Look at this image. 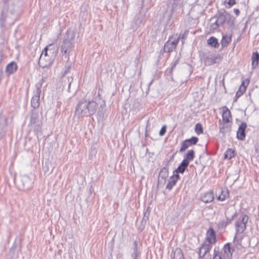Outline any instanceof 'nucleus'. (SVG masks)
I'll return each mask as SVG.
<instances>
[{"instance_id": "nucleus-1", "label": "nucleus", "mask_w": 259, "mask_h": 259, "mask_svg": "<svg viewBox=\"0 0 259 259\" xmlns=\"http://www.w3.org/2000/svg\"><path fill=\"white\" fill-rule=\"evenodd\" d=\"M98 107L96 102L82 99L76 105L75 113L78 116H91L95 114Z\"/></svg>"}, {"instance_id": "nucleus-2", "label": "nucleus", "mask_w": 259, "mask_h": 259, "mask_svg": "<svg viewBox=\"0 0 259 259\" xmlns=\"http://www.w3.org/2000/svg\"><path fill=\"white\" fill-rule=\"evenodd\" d=\"M213 18H216V20L211 24V30H215L225 23L231 28L234 26V18L226 11H218Z\"/></svg>"}, {"instance_id": "nucleus-3", "label": "nucleus", "mask_w": 259, "mask_h": 259, "mask_svg": "<svg viewBox=\"0 0 259 259\" xmlns=\"http://www.w3.org/2000/svg\"><path fill=\"white\" fill-rule=\"evenodd\" d=\"M75 34V30L71 28L68 29L61 46V53L68 60L69 59L70 53L73 47Z\"/></svg>"}, {"instance_id": "nucleus-4", "label": "nucleus", "mask_w": 259, "mask_h": 259, "mask_svg": "<svg viewBox=\"0 0 259 259\" xmlns=\"http://www.w3.org/2000/svg\"><path fill=\"white\" fill-rule=\"evenodd\" d=\"M51 53H53V52H52L51 50L49 51V53H48V47L45 48L40 56L38 61V64L40 67L43 68H47L52 65L54 59L50 56V54Z\"/></svg>"}, {"instance_id": "nucleus-5", "label": "nucleus", "mask_w": 259, "mask_h": 259, "mask_svg": "<svg viewBox=\"0 0 259 259\" xmlns=\"http://www.w3.org/2000/svg\"><path fill=\"white\" fill-rule=\"evenodd\" d=\"M44 81V79L42 78L36 85V90L34 91V94L32 97L31 101V106L33 109L37 108L39 106V99L40 94L41 93V89L42 85V82Z\"/></svg>"}, {"instance_id": "nucleus-6", "label": "nucleus", "mask_w": 259, "mask_h": 259, "mask_svg": "<svg viewBox=\"0 0 259 259\" xmlns=\"http://www.w3.org/2000/svg\"><path fill=\"white\" fill-rule=\"evenodd\" d=\"M29 124L33 126L35 132L38 133L41 131L42 123L39 120L38 113L34 110L31 112Z\"/></svg>"}, {"instance_id": "nucleus-7", "label": "nucleus", "mask_w": 259, "mask_h": 259, "mask_svg": "<svg viewBox=\"0 0 259 259\" xmlns=\"http://www.w3.org/2000/svg\"><path fill=\"white\" fill-rule=\"evenodd\" d=\"M183 3L182 0H172V7L169 16L170 19L173 15H178L183 12Z\"/></svg>"}, {"instance_id": "nucleus-8", "label": "nucleus", "mask_w": 259, "mask_h": 259, "mask_svg": "<svg viewBox=\"0 0 259 259\" xmlns=\"http://www.w3.org/2000/svg\"><path fill=\"white\" fill-rule=\"evenodd\" d=\"M248 217L246 214H244L241 220L238 221L235 223L236 227V235L234 237V240L237 237V234L239 233H242L246 229V224L248 222Z\"/></svg>"}, {"instance_id": "nucleus-9", "label": "nucleus", "mask_w": 259, "mask_h": 259, "mask_svg": "<svg viewBox=\"0 0 259 259\" xmlns=\"http://www.w3.org/2000/svg\"><path fill=\"white\" fill-rule=\"evenodd\" d=\"M198 140V138L194 136L190 139H186L182 143L179 152L182 153L188 148L189 147L196 145Z\"/></svg>"}, {"instance_id": "nucleus-10", "label": "nucleus", "mask_w": 259, "mask_h": 259, "mask_svg": "<svg viewBox=\"0 0 259 259\" xmlns=\"http://www.w3.org/2000/svg\"><path fill=\"white\" fill-rule=\"evenodd\" d=\"M203 61L205 65L210 66L222 60V57L220 55L214 56L211 54L203 56Z\"/></svg>"}, {"instance_id": "nucleus-11", "label": "nucleus", "mask_w": 259, "mask_h": 259, "mask_svg": "<svg viewBox=\"0 0 259 259\" xmlns=\"http://www.w3.org/2000/svg\"><path fill=\"white\" fill-rule=\"evenodd\" d=\"M168 176V169L167 167H163L160 171L157 182V187L162 186L166 182Z\"/></svg>"}, {"instance_id": "nucleus-12", "label": "nucleus", "mask_w": 259, "mask_h": 259, "mask_svg": "<svg viewBox=\"0 0 259 259\" xmlns=\"http://www.w3.org/2000/svg\"><path fill=\"white\" fill-rule=\"evenodd\" d=\"M180 38V36L178 37L177 39L172 41H170L169 39L167 40L164 46L163 52L165 53H170L172 52L174 49L176 48Z\"/></svg>"}, {"instance_id": "nucleus-13", "label": "nucleus", "mask_w": 259, "mask_h": 259, "mask_svg": "<svg viewBox=\"0 0 259 259\" xmlns=\"http://www.w3.org/2000/svg\"><path fill=\"white\" fill-rule=\"evenodd\" d=\"M16 0H4V9L5 11L13 14L15 13Z\"/></svg>"}, {"instance_id": "nucleus-14", "label": "nucleus", "mask_w": 259, "mask_h": 259, "mask_svg": "<svg viewBox=\"0 0 259 259\" xmlns=\"http://www.w3.org/2000/svg\"><path fill=\"white\" fill-rule=\"evenodd\" d=\"M212 248V245L210 244H207L206 242L201 244V246L199 248L198 251L199 259L203 258Z\"/></svg>"}, {"instance_id": "nucleus-15", "label": "nucleus", "mask_w": 259, "mask_h": 259, "mask_svg": "<svg viewBox=\"0 0 259 259\" xmlns=\"http://www.w3.org/2000/svg\"><path fill=\"white\" fill-rule=\"evenodd\" d=\"M223 257L224 259H232V253L234 251V249L231 247V243H227L223 248Z\"/></svg>"}, {"instance_id": "nucleus-16", "label": "nucleus", "mask_w": 259, "mask_h": 259, "mask_svg": "<svg viewBox=\"0 0 259 259\" xmlns=\"http://www.w3.org/2000/svg\"><path fill=\"white\" fill-rule=\"evenodd\" d=\"M7 125V119L6 116L0 115V140L5 134Z\"/></svg>"}, {"instance_id": "nucleus-17", "label": "nucleus", "mask_w": 259, "mask_h": 259, "mask_svg": "<svg viewBox=\"0 0 259 259\" xmlns=\"http://www.w3.org/2000/svg\"><path fill=\"white\" fill-rule=\"evenodd\" d=\"M207 244H210L212 245V244H214L217 241L215 232L214 230L212 228H210L207 232V236L206 238Z\"/></svg>"}, {"instance_id": "nucleus-18", "label": "nucleus", "mask_w": 259, "mask_h": 259, "mask_svg": "<svg viewBox=\"0 0 259 259\" xmlns=\"http://www.w3.org/2000/svg\"><path fill=\"white\" fill-rule=\"evenodd\" d=\"M180 179V176L179 175L173 173V175L171 176L168 180V183L165 188L166 189L171 190Z\"/></svg>"}, {"instance_id": "nucleus-19", "label": "nucleus", "mask_w": 259, "mask_h": 259, "mask_svg": "<svg viewBox=\"0 0 259 259\" xmlns=\"http://www.w3.org/2000/svg\"><path fill=\"white\" fill-rule=\"evenodd\" d=\"M247 124L245 122H242L239 125L237 132V138L238 140H243L245 137V130Z\"/></svg>"}, {"instance_id": "nucleus-20", "label": "nucleus", "mask_w": 259, "mask_h": 259, "mask_svg": "<svg viewBox=\"0 0 259 259\" xmlns=\"http://www.w3.org/2000/svg\"><path fill=\"white\" fill-rule=\"evenodd\" d=\"M200 199L204 203H207L212 202L214 200V194L212 191H209L202 194Z\"/></svg>"}, {"instance_id": "nucleus-21", "label": "nucleus", "mask_w": 259, "mask_h": 259, "mask_svg": "<svg viewBox=\"0 0 259 259\" xmlns=\"http://www.w3.org/2000/svg\"><path fill=\"white\" fill-rule=\"evenodd\" d=\"M189 164L187 161L183 160L178 168L174 171L173 173L178 175H179V174H184Z\"/></svg>"}, {"instance_id": "nucleus-22", "label": "nucleus", "mask_w": 259, "mask_h": 259, "mask_svg": "<svg viewBox=\"0 0 259 259\" xmlns=\"http://www.w3.org/2000/svg\"><path fill=\"white\" fill-rule=\"evenodd\" d=\"M259 62V53L255 52L251 56V66L252 69H256L258 67Z\"/></svg>"}, {"instance_id": "nucleus-23", "label": "nucleus", "mask_w": 259, "mask_h": 259, "mask_svg": "<svg viewBox=\"0 0 259 259\" xmlns=\"http://www.w3.org/2000/svg\"><path fill=\"white\" fill-rule=\"evenodd\" d=\"M219 128L220 132L224 135L227 132L231 131V125L230 124V122L223 121L222 123L220 124Z\"/></svg>"}, {"instance_id": "nucleus-24", "label": "nucleus", "mask_w": 259, "mask_h": 259, "mask_svg": "<svg viewBox=\"0 0 259 259\" xmlns=\"http://www.w3.org/2000/svg\"><path fill=\"white\" fill-rule=\"evenodd\" d=\"M15 70H16V63L12 61L7 65L5 71L7 75H10L13 73Z\"/></svg>"}, {"instance_id": "nucleus-25", "label": "nucleus", "mask_w": 259, "mask_h": 259, "mask_svg": "<svg viewBox=\"0 0 259 259\" xmlns=\"http://www.w3.org/2000/svg\"><path fill=\"white\" fill-rule=\"evenodd\" d=\"M223 121L226 122H230L232 120V116L230 111L226 108L225 110H224L222 114Z\"/></svg>"}, {"instance_id": "nucleus-26", "label": "nucleus", "mask_w": 259, "mask_h": 259, "mask_svg": "<svg viewBox=\"0 0 259 259\" xmlns=\"http://www.w3.org/2000/svg\"><path fill=\"white\" fill-rule=\"evenodd\" d=\"M232 40V36L231 35L228 36V35H223L222 37V39L221 41V44L222 47V48H226L228 46L229 44L230 43Z\"/></svg>"}, {"instance_id": "nucleus-27", "label": "nucleus", "mask_w": 259, "mask_h": 259, "mask_svg": "<svg viewBox=\"0 0 259 259\" xmlns=\"http://www.w3.org/2000/svg\"><path fill=\"white\" fill-rule=\"evenodd\" d=\"M228 213H229V211H227L225 212V215H226V218L227 221L226 222L223 221L222 222V225L223 227H226L228 225L231 224L232 223V221L234 219V218L235 217H237V212L235 211L234 212V213L232 215L231 218H229L228 217Z\"/></svg>"}, {"instance_id": "nucleus-28", "label": "nucleus", "mask_w": 259, "mask_h": 259, "mask_svg": "<svg viewBox=\"0 0 259 259\" xmlns=\"http://www.w3.org/2000/svg\"><path fill=\"white\" fill-rule=\"evenodd\" d=\"M195 157V152L193 150H189L186 155L184 156V158L183 160H185L189 164L190 161H192Z\"/></svg>"}, {"instance_id": "nucleus-29", "label": "nucleus", "mask_w": 259, "mask_h": 259, "mask_svg": "<svg viewBox=\"0 0 259 259\" xmlns=\"http://www.w3.org/2000/svg\"><path fill=\"white\" fill-rule=\"evenodd\" d=\"M207 44L214 48L219 47V43L217 38L214 36H211L207 40Z\"/></svg>"}, {"instance_id": "nucleus-30", "label": "nucleus", "mask_w": 259, "mask_h": 259, "mask_svg": "<svg viewBox=\"0 0 259 259\" xmlns=\"http://www.w3.org/2000/svg\"><path fill=\"white\" fill-rule=\"evenodd\" d=\"M172 259H184L182 250L180 248H177L174 251Z\"/></svg>"}, {"instance_id": "nucleus-31", "label": "nucleus", "mask_w": 259, "mask_h": 259, "mask_svg": "<svg viewBox=\"0 0 259 259\" xmlns=\"http://www.w3.org/2000/svg\"><path fill=\"white\" fill-rule=\"evenodd\" d=\"M235 156V150L232 149H229L227 150L225 154L224 157L225 159H231L232 158Z\"/></svg>"}, {"instance_id": "nucleus-32", "label": "nucleus", "mask_w": 259, "mask_h": 259, "mask_svg": "<svg viewBox=\"0 0 259 259\" xmlns=\"http://www.w3.org/2000/svg\"><path fill=\"white\" fill-rule=\"evenodd\" d=\"M246 87L244 85V82L243 81L241 83V85L238 91L236 92V97L239 98L241 97L246 90Z\"/></svg>"}, {"instance_id": "nucleus-33", "label": "nucleus", "mask_w": 259, "mask_h": 259, "mask_svg": "<svg viewBox=\"0 0 259 259\" xmlns=\"http://www.w3.org/2000/svg\"><path fill=\"white\" fill-rule=\"evenodd\" d=\"M229 196V192L228 190H222L221 194L218 197V199L220 201H224Z\"/></svg>"}, {"instance_id": "nucleus-34", "label": "nucleus", "mask_w": 259, "mask_h": 259, "mask_svg": "<svg viewBox=\"0 0 259 259\" xmlns=\"http://www.w3.org/2000/svg\"><path fill=\"white\" fill-rule=\"evenodd\" d=\"M195 131L197 135H200L203 133V127L200 123H198L195 125Z\"/></svg>"}, {"instance_id": "nucleus-35", "label": "nucleus", "mask_w": 259, "mask_h": 259, "mask_svg": "<svg viewBox=\"0 0 259 259\" xmlns=\"http://www.w3.org/2000/svg\"><path fill=\"white\" fill-rule=\"evenodd\" d=\"M105 111H106V109L99 108V110L97 113V114L100 118H103L104 117Z\"/></svg>"}, {"instance_id": "nucleus-36", "label": "nucleus", "mask_w": 259, "mask_h": 259, "mask_svg": "<svg viewBox=\"0 0 259 259\" xmlns=\"http://www.w3.org/2000/svg\"><path fill=\"white\" fill-rule=\"evenodd\" d=\"M225 3L226 4L228 5L229 8H230L232 6H233L235 4L236 1H235V0H225Z\"/></svg>"}, {"instance_id": "nucleus-37", "label": "nucleus", "mask_w": 259, "mask_h": 259, "mask_svg": "<svg viewBox=\"0 0 259 259\" xmlns=\"http://www.w3.org/2000/svg\"><path fill=\"white\" fill-rule=\"evenodd\" d=\"M133 245H134V246H133V252H140L138 250V242H137V241L136 240L134 241V242L133 243Z\"/></svg>"}, {"instance_id": "nucleus-38", "label": "nucleus", "mask_w": 259, "mask_h": 259, "mask_svg": "<svg viewBox=\"0 0 259 259\" xmlns=\"http://www.w3.org/2000/svg\"><path fill=\"white\" fill-rule=\"evenodd\" d=\"M166 132V125H163L161 130L159 131V135L160 136H163L165 135V133Z\"/></svg>"}, {"instance_id": "nucleus-39", "label": "nucleus", "mask_w": 259, "mask_h": 259, "mask_svg": "<svg viewBox=\"0 0 259 259\" xmlns=\"http://www.w3.org/2000/svg\"><path fill=\"white\" fill-rule=\"evenodd\" d=\"M213 259H222L221 256L220 254V252L215 250V249L214 250V254Z\"/></svg>"}, {"instance_id": "nucleus-40", "label": "nucleus", "mask_w": 259, "mask_h": 259, "mask_svg": "<svg viewBox=\"0 0 259 259\" xmlns=\"http://www.w3.org/2000/svg\"><path fill=\"white\" fill-rule=\"evenodd\" d=\"M140 252H132L131 254V257L133 259H138V257L140 255Z\"/></svg>"}, {"instance_id": "nucleus-41", "label": "nucleus", "mask_w": 259, "mask_h": 259, "mask_svg": "<svg viewBox=\"0 0 259 259\" xmlns=\"http://www.w3.org/2000/svg\"><path fill=\"white\" fill-rule=\"evenodd\" d=\"M179 63V60L178 59H177V60H176L175 61V62L174 63V64H172V65L171 66V68L170 69V73H172V70L175 69V68L176 67V65Z\"/></svg>"}, {"instance_id": "nucleus-42", "label": "nucleus", "mask_w": 259, "mask_h": 259, "mask_svg": "<svg viewBox=\"0 0 259 259\" xmlns=\"http://www.w3.org/2000/svg\"><path fill=\"white\" fill-rule=\"evenodd\" d=\"M71 66L69 65L67 66H65V69L64 71L63 75L65 76L66 74H67L70 70Z\"/></svg>"}, {"instance_id": "nucleus-43", "label": "nucleus", "mask_w": 259, "mask_h": 259, "mask_svg": "<svg viewBox=\"0 0 259 259\" xmlns=\"http://www.w3.org/2000/svg\"><path fill=\"white\" fill-rule=\"evenodd\" d=\"M170 161L169 160H167L163 167H167V169H168Z\"/></svg>"}, {"instance_id": "nucleus-44", "label": "nucleus", "mask_w": 259, "mask_h": 259, "mask_svg": "<svg viewBox=\"0 0 259 259\" xmlns=\"http://www.w3.org/2000/svg\"><path fill=\"white\" fill-rule=\"evenodd\" d=\"M187 34H188V32L186 31L185 32V33L184 34H183V35L181 36L182 39L184 40L187 37Z\"/></svg>"}, {"instance_id": "nucleus-45", "label": "nucleus", "mask_w": 259, "mask_h": 259, "mask_svg": "<svg viewBox=\"0 0 259 259\" xmlns=\"http://www.w3.org/2000/svg\"><path fill=\"white\" fill-rule=\"evenodd\" d=\"M73 80V77L71 76L70 77H68V81L69 82L68 87L69 88L70 86V84Z\"/></svg>"}, {"instance_id": "nucleus-46", "label": "nucleus", "mask_w": 259, "mask_h": 259, "mask_svg": "<svg viewBox=\"0 0 259 259\" xmlns=\"http://www.w3.org/2000/svg\"><path fill=\"white\" fill-rule=\"evenodd\" d=\"M234 12L236 15V16H238L240 14V11L238 9H234Z\"/></svg>"}, {"instance_id": "nucleus-47", "label": "nucleus", "mask_w": 259, "mask_h": 259, "mask_svg": "<svg viewBox=\"0 0 259 259\" xmlns=\"http://www.w3.org/2000/svg\"><path fill=\"white\" fill-rule=\"evenodd\" d=\"M99 108H100L105 109V108H106V103H105V101H103V104L100 105Z\"/></svg>"}, {"instance_id": "nucleus-48", "label": "nucleus", "mask_w": 259, "mask_h": 259, "mask_svg": "<svg viewBox=\"0 0 259 259\" xmlns=\"http://www.w3.org/2000/svg\"><path fill=\"white\" fill-rule=\"evenodd\" d=\"M4 20V12H3L0 16V21H3Z\"/></svg>"}, {"instance_id": "nucleus-49", "label": "nucleus", "mask_w": 259, "mask_h": 259, "mask_svg": "<svg viewBox=\"0 0 259 259\" xmlns=\"http://www.w3.org/2000/svg\"><path fill=\"white\" fill-rule=\"evenodd\" d=\"M3 72L2 70L0 69V82H1L2 76H3Z\"/></svg>"}, {"instance_id": "nucleus-50", "label": "nucleus", "mask_w": 259, "mask_h": 259, "mask_svg": "<svg viewBox=\"0 0 259 259\" xmlns=\"http://www.w3.org/2000/svg\"><path fill=\"white\" fill-rule=\"evenodd\" d=\"M146 217L147 218V219H148V216H147L146 212H145V214H144V218L143 219L142 222L144 220H145V218Z\"/></svg>"}, {"instance_id": "nucleus-51", "label": "nucleus", "mask_w": 259, "mask_h": 259, "mask_svg": "<svg viewBox=\"0 0 259 259\" xmlns=\"http://www.w3.org/2000/svg\"><path fill=\"white\" fill-rule=\"evenodd\" d=\"M174 154H172V156L170 157L169 160L171 161L174 159Z\"/></svg>"}, {"instance_id": "nucleus-52", "label": "nucleus", "mask_w": 259, "mask_h": 259, "mask_svg": "<svg viewBox=\"0 0 259 259\" xmlns=\"http://www.w3.org/2000/svg\"><path fill=\"white\" fill-rule=\"evenodd\" d=\"M98 96L99 97H100V94H99V93H98Z\"/></svg>"}]
</instances>
